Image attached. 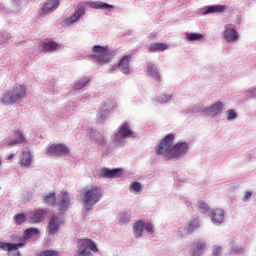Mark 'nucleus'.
<instances>
[{
    "label": "nucleus",
    "instance_id": "nucleus-1",
    "mask_svg": "<svg viewBox=\"0 0 256 256\" xmlns=\"http://www.w3.org/2000/svg\"><path fill=\"white\" fill-rule=\"evenodd\" d=\"M173 141H175L174 134L166 135L155 147L157 155H165L164 158L166 161L169 159H177L181 155H185L189 151V145L185 142H178L173 146Z\"/></svg>",
    "mask_w": 256,
    "mask_h": 256
},
{
    "label": "nucleus",
    "instance_id": "nucleus-2",
    "mask_svg": "<svg viewBox=\"0 0 256 256\" xmlns=\"http://www.w3.org/2000/svg\"><path fill=\"white\" fill-rule=\"evenodd\" d=\"M81 202L86 211H91L94 205H97L101 199H103V190L97 186H91L89 188H84L81 196Z\"/></svg>",
    "mask_w": 256,
    "mask_h": 256
},
{
    "label": "nucleus",
    "instance_id": "nucleus-3",
    "mask_svg": "<svg viewBox=\"0 0 256 256\" xmlns=\"http://www.w3.org/2000/svg\"><path fill=\"white\" fill-rule=\"evenodd\" d=\"M27 97V88L22 84H16L12 89L2 95L1 102L4 105L21 103Z\"/></svg>",
    "mask_w": 256,
    "mask_h": 256
},
{
    "label": "nucleus",
    "instance_id": "nucleus-4",
    "mask_svg": "<svg viewBox=\"0 0 256 256\" xmlns=\"http://www.w3.org/2000/svg\"><path fill=\"white\" fill-rule=\"evenodd\" d=\"M39 233V229L37 228H28L24 231L23 237L18 238L19 243H5L0 241V249L8 251L9 253H11V251H18L21 247H25L27 239H31V237H35V235H39Z\"/></svg>",
    "mask_w": 256,
    "mask_h": 256
},
{
    "label": "nucleus",
    "instance_id": "nucleus-5",
    "mask_svg": "<svg viewBox=\"0 0 256 256\" xmlns=\"http://www.w3.org/2000/svg\"><path fill=\"white\" fill-rule=\"evenodd\" d=\"M97 253L99 248H97V243L89 238L78 240V251L75 256H93V253Z\"/></svg>",
    "mask_w": 256,
    "mask_h": 256
},
{
    "label": "nucleus",
    "instance_id": "nucleus-6",
    "mask_svg": "<svg viewBox=\"0 0 256 256\" xmlns=\"http://www.w3.org/2000/svg\"><path fill=\"white\" fill-rule=\"evenodd\" d=\"M92 51L93 53H96L94 58L96 59V63H98V65H105V63H109L111 60V55H113V52H111L109 46L95 45L92 47Z\"/></svg>",
    "mask_w": 256,
    "mask_h": 256
},
{
    "label": "nucleus",
    "instance_id": "nucleus-7",
    "mask_svg": "<svg viewBox=\"0 0 256 256\" xmlns=\"http://www.w3.org/2000/svg\"><path fill=\"white\" fill-rule=\"evenodd\" d=\"M70 153L71 150L69 149V146L63 143L48 145L46 148V155L49 157H65Z\"/></svg>",
    "mask_w": 256,
    "mask_h": 256
},
{
    "label": "nucleus",
    "instance_id": "nucleus-8",
    "mask_svg": "<svg viewBox=\"0 0 256 256\" xmlns=\"http://www.w3.org/2000/svg\"><path fill=\"white\" fill-rule=\"evenodd\" d=\"M207 249V243L201 239H195L192 242V248L189 250L190 256H201Z\"/></svg>",
    "mask_w": 256,
    "mask_h": 256
},
{
    "label": "nucleus",
    "instance_id": "nucleus-9",
    "mask_svg": "<svg viewBox=\"0 0 256 256\" xmlns=\"http://www.w3.org/2000/svg\"><path fill=\"white\" fill-rule=\"evenodd\" d=\"M122 174H123V169L121 168H114V169L102 168L100 170V177H103L104 179H117L121 177Z\"/></svg>",
    "mask_w": 256,
    "mask_h": 256
},
{
    "label": "nucleus",
    "instance_id": "nucleus-10",
    "mask_svg": "<svg viewBox=\"0 0 256 256\" xmlns=\"http://www.w3.org/2000/svg\"><path fill=\"white\" fill-rule=\"evenodd\" d=\"M131 59H133L132 55H125L115 64V67H120L121 73L129 75V73H131V67L129 66Z\"/></svg>",
    "mask_w": 256,
    "mask_h": 256
},
{
    "label": "nucleus",
    "instance_id": "nucleus-11",
    "mask_svg": "<svg viewBox=\"0 0 256 256\" xmlns=\"http://www.w3.org/2000/svg\"><path fill=\"white\" fill-rule=\"evenodd\" d=\"M47 217V210L40 208L30 212V223H41Z\"/></svg>",
    "mask_w": 256,
    "mask_h": 256
},
{
    "label": "nucleus",
    "instance_id": "nucleus-12",
    "mask_svg": "<svg viewBox=\"0 0 256 256\" xmlns=\"http://www.w3.org/2000/svg\"><path fill=\"white\" fill-rule=\"evenodd\" d=\"M119 135L122 139H127L129 137H134V133L131 131L129 127V123L123 122L120 127L118 133L115 135V140L119 138Z\"/></svg>",
    "mask_w": 256,
    "mask_h": 256
},
{
    "label": "nucleus",
    "instance_id": "nucleus-13",
    "mask_svg": "<svg viewBox=\"0 0 256 256\" xmlns=\"http://www.w3.org/2000/svg\"><path fill=\"white\" fill-rule=\"evenodd\" d=\"M210 219L214 225H221L225 221V212L223 209L216 208L211 211Z\"/></svg>",
    "mask_w": 256,
    "mask_h": 256
},
{
    "label": "nucleus",
    "instance_id": "nucleus-14",
    "mask_svg": "<svg viewBox=\"0 0 256 256\" xmlns=\"http://www.w3.org/2000/svg\"><path fill=\"white\" fill-rule=\"evenodd\" d=\"M224 39L227 43H235V41L239 40V33L235 28L226 27L224 31Z\"/></svg>",
    "mask_w": 256,
    "mask_h": 256
},
{
    "label": "nucleus",
    "instance_id": "nucleus-15",
    "mask_svg": "<svg viewBox=\"0 0 256 256\" xmlns=\"http://www.w3.org/2000/svg\"><path fill=\"white\" fill-rule=\"evenodd\" d=\"M69 205H71V200L69 198V192H67V191L61 192V195L59 197L60 211H67V209H69Z\"/></svg>",
    "mask_w": 256,
    "mask_h": 256
},
{
    "label": "nucleus",
    "instance_id": "nucleus-16",
    "mask_svg": "<svg viewBox=\"0 0 256 256\" xmlns=\"http://www.w3.org/2000/svg\"><path fill=\"white\" fill-rule=\"evenodd\" d=\"M59 0H46V3L43 5L41 11L44 15L47 13H51V11H55L57 7H59Z\"/></svg>",
    "mask_w": 256,
    "mask_h": 256
},
{
    "label": "nucleus",
    "instance_id": "nucleus-17",
    "mask_svg": "<svg viewBox=\"0 0 256 256\" xmlns=\"http://www.w3.org/2000/svg\"><path fill=\"white\" fill-rule=\"evenodd\" d=\"M59 217L52 216L48 223V234L55 235L59 231Z\"/></svg>",
    "mask_w": 256,
    "mask_h": 256
},
{
    "label": "nucleus",
    "instance_id": "nucleus-18",
    "mask_svg": "<svg viewBox=\"0 0 256 256\" xmlns=\"http://www.w3.org/2000/svg\"><path fill=\"white\" fill-rule=\"evenodd\" d=\"M15 139L11 140L7 143L9 147H13L14 145H19L20 143H25L26 139L23 135V131L16 130L13 133Z\"/></svg>",
    "mask_w": 256,
    "mask_h": 256
},
{
    "label": "nucleus",
    "instance_id": "nucleus-19",
    "mask_svg": "<svg viewBox=\"0 0 256 256\" xmlns=\"http://www.w3.org/2000/svg\"><path fill=\"white\" fill-rule=\"evenodd\" d=\"M41 46L43 51H47L48 53L51 51H58V49H61V44L57 43L56 41L43 42Z\"/></svg>",
    "mask_w": 256,
    "mask_h": 256
},
{
    "label": "nucleus",
    "instance_id": "nucleus-20",
    "mask_svg": "<svg viewBox=\"0 0 256 256\" xmlns=\"http://www.w3.org/2000/svg\"><path fill=\"white\" fill-rule=\"evenodd\" d=\"M167 49H169V46L165 43H161V42H155L150 44L148 51L149 53H155L157 51H167Z\"/></svg>",
    "mask_w": 256,
    "mask_h": 256
},
{
    "label": "nucleus",
    "instance_id": "nucleus-21",
    "mask_svg": "<svg viewBox=\"0 0 256 256\" xmlns=\"http://www.w3.org/2000/svg\"><path fill=\"white\" fill-rule=\"evenodd\" d=\"M206 111L208 115H210L211 117H215V115H218V113H221V111H223V103L217 102L216 104L206 109Z\"/></svg>",
    "mask_w": 256,
    "mask_h": 256
},
{
    "label": "nucleus",
    "instance_id": "nucleus-22",
    "mask_svg": "<svg viewBox=\"0 0 256 256\" xmlns=\"http://www.w3.org/2000/svg\"><path fill=\"white\" fill-rule=\"evenodd\" d=\"M145 229V222L143 220L137 221L133 226L134 237L138 238L143 235V230Z\"/></svg>",
    "mask_w": 256,
    "mask_h": 256
},
{
    "label": "nucleus",
    "instance_id": "nucleus-23",
    "mask_svg": "<svg viewBox=\"0 0 256 256\" xmlns=\"http://www.w3.org/2000/svg\"><path fill=\"white\" fill-rule=\"evenodd\" d=\"M91 83V77H84L81 78L80 80L76 81L73 85V90L74 91H79L83 89L84 87H87Z\"/></svg>",
    "mask_w": 256,
    "mask_h": 256
},
{
    "label": "nucleus",
    "instance_id": "nucleus-24",
    "mask_svg": "<svg viewBox=\"0 0 256 256\" xmlns=\"http://www.w3.org/2000/svg\"><path fill=\"white\" fill-rule=\"evenodd\" d=\"M147 72L150 75V77H153L156 81H161V76L159 75V71L157 70V67L153 64H148Z\"/></svg>",
    "mask_w": 256,
    "mask_h": 256
},
{
    "label": "nucleus",
    "instance_id": "nucleus-25",
    "mask_svg": "<svg viewBox=\"0 0 256 256\" xmlns=\"http://www.w3.org/2000/svg\"><path fill=\"white\" fill-rule=\"evenodd\" d=\"M92 9H113V5L105 2H90Z\"/></svg>",
    "mask_w": 256,
    "mask_h": 256
},
{
    "label": "nucleus",
    "instance_id": "nucleus-26",
    "mask_svg": "<svg viewBox=\"0 0 256 256\" xmlns=\"http://www.w3.org/2000/svg\"><path fill=\"white\" fill-rule=\"evenodd\" d=\"M225 9H227V6L224 5H215V6H209L206 9V13H223V11H225Z\"/></svg>",
    "mask_w": 256,
    "mask_h": 256
},
{
    "label": "nucleus",
    "instance_id": "nucleus-27",
    "mask_svg": "<svg viewBox=\"0 0 256 256\" xmlns=\"http://www.w3.org/2000/svg\"><path fill=\"white\" fill-rule=\"evenodd\" d=\"M21 165H23V167H29V165H31V152H29V150L23 152Z\"/></svg>",
    "mask_w": 256,
    "mask_h": 256
},
{
    "label": "nucleus",
    "instance_id": "nucleus-28",
    "mask_svg": "<svg viewBox=\"0 0 256 256\" xmlns=\"http://www.w3.org/2000/svg\"><path fill=\"white\" fill-rule=\"evenodd\" d=\"M13 221L16 225H23L27 221V215L20 213L13 216Z\"/></svg>",
    "mask_w": 256,
    "mask_h": 256
},
{
    "label": "nucleus",
    "instance_id": "nucleus-29",
    "mask_svg": "<svg viewBox=\"0 0 256 256\" xmlns=\"http://www.w3.org/2000/svg\"><path fill=\"white\" fill-rule=\"evenodd\" d=\"M92 139L98 143V145H103V143H105V137L103 136V134L94 131V133H92L91 135Z\"/></svg>",
    "mask_w": 256,
    "mask_h": 256
},
{
    "label": "nucleus",
    "instance_id": "nucleus-30",
    "mask_svg": "<svg viewBox=\"0 0 256 256\" xmlns=\"http://www.w3.org/2000/svg\"><path fill=\"white\" fill-rule=\"evenodd\" d=\"M55 201H57V198L55 196V192H50L44 197V203L46 205H55Z\"/></svg>",
    "mask_w": 256,
    "mask_h": 256
},
{
    "label": "nucleus",
    "instance_id": "nucleus-31",
    "mask_svg": "<svg viewBox=\"0 0 256 256\" xmlns=\"http://www.w3.org/2000/svg\"><path fill=\"white\" fill-rule=\"evenodd\" d=\"M203 34H199V33H186L185 34V38L187 41H199L201 39H203Z\"/></svg>",
    "mask_w": 256,
    "mask_h": 256
},
{
    "label": "nucleus",
    "instance_id": "nucleus-32",
    "mask_svg": "<svg viewBox=\"0 0 256 256\" xmlns=\"http://www.w3.org/2000/svg\"><path fill=\"white\" fill-rule=\"evenodd\" d=\"M197 208L200 213H203V215H205V213H207V211H209V205H207V203H205V201H203V200L198 201Z\"/></svg>",
    "mask_w": 256,
    "mask_h": 256
},
{
    "label": "nucleus",
    "instance_id": "nucleus-33",
    "mask_svg": "<svg viewBox=\"0 0 256 256\" xmlns=\"http://www.w3.org/2000/svg\"><path fill=\"white\" fill-rule=\"evenodd\" d=\"M82 15H85V7H80L76 10L74 15L72 16L73 21H79L81 19Z\"/></svg>",
    "mask_w": 256,
    "mask_h": 256
},
{
    "label": "nucleus",
    "instance_id": "nucleus-34",
    "mask_svg": "<svg viewBox=\"0 0 256 256\" xmlns=\"http://www.w3.org/2000/svg\"><path fill=\"white\" fill-rule=\"evenodd\" d=\"M195 229H199V221L197 220H191L190 223L188 224V231L190 233H193Z\"/></svg>",
    "mask_w": 256,
    "mask_h": 256
},
{
    "label": "nucleus",
    "instance_id": "nucleus-35",
    "mask_svg": "<svg viewBox=\"0 0 256 256\" xmlns=\"http://www.w3.org/2000/svg\"><path fill=\"white\" fill-rule=\"evenodd\" d=\"M59 251L56 250H44L39 253V256H59Z\"/></svg>",
    "mask_w": 256,
    "mask_h": 256
},
{
    "label": "nucleus",
    "instance_id": "nucleus-36",
    "mask_svg": "<svg viewBox=\"0 0 256 256\" xmlns=\"http://www.w3.org/2000/svg\"><path fill=\"white\" fill-rule=\"evenodd\" d=\"M158 101L159 103H169V101H171V96L167 94H161Z\"/></svg>",
    "mask_w": 256,
    "mask_h": 256
},
{
    "label": "nucleus",
    "instance_id": "nucleus-37",
    "mask_svg": "<svg viewBox=\"0 0 256 256\" xmlns=\"http://www.w3.org/2000/svg\"><path fill=\"white\" fill-rule=\"evenodd\" d=\"M131 189H133V191H135V193H139L140 191H142V187H141V183L139 182H134L131 185Z\"/></svg>",
    "mask_w": 256,
    "mask_h": 256
},
{
    "label": "nucleus",
    "instance_id": "nucleus-38",
    "mask_svg": "<svg viewBox=\"0 0 256 256\" xmlns=\"http://www.w3.org/2000/svg\"><path fill=\"white\" fill-rule=\"evenodd\" d=\"M221 253H223V248H221V246H214L212 249V255L221 256Z\"/></svg>",
    "mask_w": 256,
    "mask_h": 256
},
{
    "label": "nucleus",
    "instance_id": "nucleus-39",
    "mask_svg": "<svg viewBox=\"0 0 256 256\" xmlns=\"http://www.w3.org/2000/svg\"><path fill=\"white\" fill-rule=\"evenodd\" d=\"M232 253H234V255H243L245 253V249L243 247H232Z\"/></svg>",
    "mask_w": 256,
    "mask_h": 256
},
{
    "label": "nucleus",
    "instance_id": "nucleus-40",
    "mask_svg": "<svg viewBox=\"0 0 256 256\" xmlns=\"http://www.w3.org/2000/svg\"><path fill=\"white\" fill-rule=\"evenodd\" d=\"M236 118H237V112H235V110H228V121H231Z\"/></svg>",
    "mask_w": 256,
    "mask_h": 256
},
{
    "label": "nucleus",
    "instance_id": "nucleus-41",
    "mask_svg": "<svg viewBox=\"0 0 256 256\" xmlns=\"http://www.w3.org/2000/svg\"><path fill=\"white\" fill-rule=\"evenodd\" d=\"M144 229H146V231L150 234L155 233V231L153 230V224L151 223L145 224Z\"/></svg>",
    "mask_w": 256,
    "mask_h": 256
},
{
    "label": "nucleus",
    "instance_id": "nucleus-42",
    "mask_svg": "<svg viewBox=\"0 0 256 256\" xmlns=\"http://www.w3.org/2000/svg\"><path fill=\"white\" fill-rule=\"evenodd\" d=\"M251 192H246L243 201H249L251 199Z\"/></svg>",
    "mask_w": 256,
    "mask_h": 256
},
{
    "label": "nucleus",
    "instance_id": "nucleus-43",
    "mask_svg": "<svg viewBox=\"0 0 256 256\" xmlns=\"http://www.w3.org/2000/svg\"><path fill=\"white\" fill-rule=\"evenodd\" d=\"M12 256H21V253L19 251H16L15 253L12 254Z\"/></svg>",
    "mask_w": 256,
    "mask_h": 256
},
{
    "label": "nucleus",
    "instance_id": "nucleus-44",
    "mask_svg": "<svg viewBox=\"0 0 256 256\" xmlns=\"http://www.w3.org/2000/svg\"><path fill=\"white\" fill-rule=\"evenodd\" d=\"M116 69H120V67H115V65H114V66L111 67L110 70H111V71H116Z\"/></svg>",
    "mask_w": 256,
    "mask_h": 256
},
{
    "label": "nucleus",
    "instance_id": "nucleus-45",
    "mask_svg": "<svg viewBox=\"0 0 256 256\" xmlns=\"http://www.w3.org/2000/svg\"><path fill=\"white\" fill-rule=\"evenodd\" d=\"M14 157H15V154H10V155L8 156V159L11 160V159H13Z\"/></svg>",
    "mask_w": 256,
    "mask_h": 256
},
{
    "label": "nucleus",
    "instance_id": "nucleus-46",
    "mask_svg": "<svg viewBox=\"0 0 256 256\" xmlns=\"http://www.w3.org/2000/svg\"><path fill=\"white\" fill-rule=\"evenodd\" d=\"M0 165H1V158H0Z\"/></svg>",
    "mask_w": 256,
    "mask_h": 256
}]
</instances>
